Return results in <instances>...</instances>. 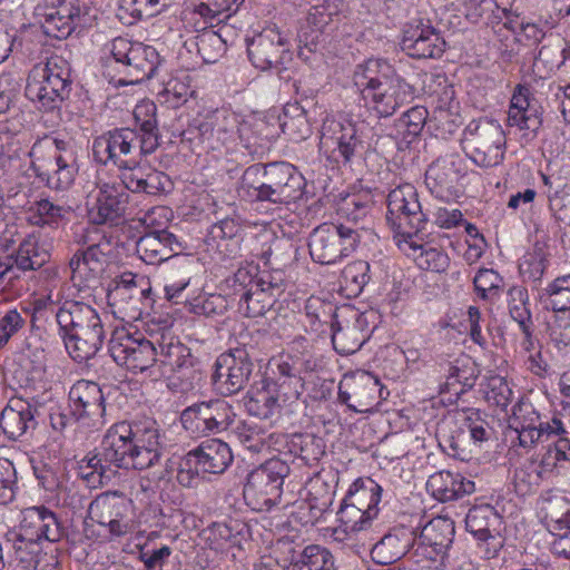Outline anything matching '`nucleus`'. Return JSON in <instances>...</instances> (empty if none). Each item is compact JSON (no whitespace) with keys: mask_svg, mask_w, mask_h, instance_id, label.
<instances>
[{"mask_svg":"<svg viewBox=\"0 0 570 570\" xmlns=\"http://www.w3.org/2000/svg\"><path fill=\"white\" fill-rule=\"evenodd\" d=\"M164 449V436L154 419L117 422L106 431L98 452L82 460L80 475L88 487H102L117 469L142 471L157 465Z\"/></svg>","mask_w":570,"mask_h":570,"instance_id":"nucleus-1","label":"nucleus"},{"mask_svg":"<svg viewBox=\"0 0 570 570\" xmlns=\"http://www.w3.org/2000/svg\"><path fill=\"white\" fill-rule=\"evenodd\" d=\"M305 179L297 169L285 161L254 164L245 169L238 193L250 202L285 205L299 199Z\"/></svg>","mask_w":570,"mask_h":570,"instance_id":"nucleus-2","label":"nucleus"},{"mask_svg":"<svg viewBox=\"0 0 570 570\" xmlns=\"http://www.w3.org/2000/svg\"><path fill=\"white\" fill-rule=\"evenodd\" d=\"M491 428L485 415L475 409H463L443 419L436 429L439 445L443 451L461 461H469L472 445L488 441Z\"/></svg>","mask_w":570,"mask_h":570,"instance_id":"nucleus-3","label":"nucleus"},{"mask_svg":"<svg viewBox=\"0 0 570 570\" xmlns=\"http://www.w3.org/2000/svg\"><path fill=\"white\" fill-rule=\"evenodd\" d=\"M82 245L69 261L71 279L85 283L97 281L116 259L117 242L111 235L96 227L86 229L81 239Z\"/></svg>","mask_w":570,"mask_h":570,"instance_id":"nucleus-4","label":"nucleus"},{"mask_svg":"<svg viewBox=\"0 0 570 570\" xmlns=\"http://www.w3.org/2000/svg\"><path fill=\"white\" fill-rule=\"evenodd\" d=\"M108 48L120 73L119 86L137 85L153 78L160 65V56L151 46L118 37Z\"/></svg>","mask_w":570,"mask_h":570,"instance_id":"nucleus-5","label":"nucleus"},{"mask_svg":"<svg viewBox=\"0 0 570 570\" xmlns=\"http://www.w3.org/2000/svg\"><path fill=\"white\" fill-rule=\"evenodd\" d=\"M461 144L473 163L481 167H493L503 159L505 135L501 125L493 119H472L463 130Z\"/></svg>","mask_w":570,"mask_h":570,"instance_id":"nucleus-6","label":"nucleus"},{"mask_svg":"<svg viewBox=\"0 0 570 570\" xmlns=\"http://www.w3.org/2000/svg\"><path fill=\"white\" fill-rule=\"evenodd\" d=\"M289 472L287 462L279 458L265 461L247 474L244 498L255 510H271L281 502L283 484Z\"/></svg>","mask_w":570,"mask_h":570,"instance_id":"nucleus-7","label":"nucleus"},{"mask_svg":"<svg viewBox=\"0 0 570 570\" xmlns=\"http://www.w3.org/2000/svg\"><path fill=\"white\" fill-rule=\"evenodd\" d=\"M232 462L233 453L227 443L218 439L207 440L180 460L176 478L180 485L191 488L207 473L225 472Z\"/></svg>","mask_w":570,"mask_h":570,"instance_id":"nucleus-8","label":"nucleus"},{"mask_svg":"<svg viewBox=\"0 0 570 570\" xmlns=\"http://www.w3.org/2000/svg\"><path fill=\"white\" fill-rule=\"evenodd\" d=\"M361 232L365 228L326 223L317 226L308 237L311 257L322 265L335 264L355 250L361 242Z\"/></svg>","mask_w":570,"mask_h":570,"instance_id":"nucleus-9","label":"nucleus"},{"mask_svg":"<svg viewBox=\"0 0 570 570\" xmlns=\"http://www.w3.org/2000/svg\"><path fill=\"white\" fill-rule=\"evenodd\" d=\"M386 203V222L396 234L411 238L425 229L428 214L422 209L413 185L403 184L392 189Z\"/></svg>","mask_w":570,"mask_h":570,"instance_id":"nucleus-10","label":"nucleus"},{"mask_svg":"<svg viewBox=\"0 0 570 570\" xmlns=\"http://www.w3.org/2000/svg\"><path fill=\"white\" fill-rule=\"evenodd\" d=\"M253 371V357L246 347L223 353L215 363L212 376L214 389L223 396L234 395L248 384Z\"/></svg>","mask_w":570,"mask_h":570,"instance_id":"nucleus-11","label":"nucleus"},{"mask_svg":"<svg viewBox=\"0 0 570 570\" xmlns=\"http://www.w3.org/2000/svg\"><path fill=\"white\" fill-rule=\"evenodd\" d=\"M236 419L234 407L216 399L193 404L181 412L183 426L196 434H218L232 428Z\"/></svg>","mask_w":570,"mask_h":570,"instance_id":"nucleus-12","label":"nucleus"},{"mask_svg":"<svg viewBox=\"0 0 570 570\" xmlns=\"http://www.w3.org/2000/svg\"><path fill=\"white\" fill-rule=\"evenodd\" d=\"M139 151V138L129 127L114 128L96 137L92 141L94 160L101 166L117 168L127 166L131 156Z\"/></svg>","mask_w":570,"mask_h":570,"instance_id":"nucleus-13","label":"nucleus"},{"mask_svg":"<svg viewBox=\"0 0 570 570\" xmlns=\"http://www.w3.org/2000/svg\"><path fill=\"white\" fill-rule=\"evenodd\" d=\"M109 353L120 366L132 372H144L158 362V352L145 337H132L125 331H116L109 341Z\"/></svg>","mask_w":570,"mask_h":570,"instance_id":"nucleus-14","label":"nucleus"},{"mask_svg":"<svg viewBox=\"0 0 570 570\" xmlns=\"http://www.w3.org/2000/svg\"><path fill=\"white\" fill-rule=\"evenodd\" d=\"M284 291L283 273L264 271L259 274L257 282L238 298V311L246 317L263 316L274 306Z\"/></svg>","mask_w":570,"mask_h":570,"instance_id":"nucleus-15","label":"nucleus"},{"mask_svg":"<svg viewBox=\"0 0 570 570\" xmlns=\"http://www.w3.org/2000/svg\"><path fill=\"white\" fill-rule=\"evenodd\" d=\"M446 42L430 20L413 19L404 26L402 50L416 59H436L445 51Z\"/></svg>","mask_w":570,"mask_h":570,"instance_id":"nucleus-16","label":"nucleus"},{"mask_svg":"<svg viewBox=\"0 0 570 570\" xmlns=\"http://www.w3.org/2000/svg\"><path fill=\"white\" fill-rule=\"evenodd\" d=\"M65 529L57 514L45 505L30 507L22 511L16 542L39 544L42 540L59 542Z\"/></svg>","mask_w":570,"mask_h":570,"instance_id":"nucleus-17","label":"nucleus"},{"mask_svg":"<svg viewBox=\"0 0 570 570\" xmlns=\"http://www.w3.org/2000/svg\"><path fill=\"white\" fill-rule=\"evenodd\" d=\"M500 515L490 504L471 508L465 517L466 530L479 541L478 548L484 559L497 557L503 547L498 525Z\"/></svg>","mask_w":570,"mask_h":570,"instance_id":"nucleus-18","label":"nucleus"},{"mask_svg":"<svg viewBox=\"0 0 570 570\" xmlns=\"http://www.w3.org/2000/svg\"><path fill=\"white\" fill-rule=\"evenodd\" d=\"M129 508V501L122 495L107 492L90 502L88 518L107 528L111 537H122L131 530Z\"/></svg>","mask_w":570,"mask_h":570,"instance_id":"nucleus-19","label":"nucleus"},{"mask_svg":"<svg viewBox=\"0 0 570 570\" xmlns=\"http://www.w3.org/2000/svg\"><path fill=\"white\" fill-rule=\"evenodd\" d=\"M36 14L47 36L66 39L83 24L85 8L79 0H57L51 6L37 7Z\"/></svg>","mask_w":570,"mask_h":570,"instance_id":"nucleus-20","label":"nucleus"},{"mask_svg":"<svg viewBox=\"0 0 570 570\" xmlns=\"http://www.w3.org/2000/svg\"><path fill=\"white\" fill-rule=\"evenodd\" d=\"M320 144L322 147L335 145L333 154L337 153L344 164L361 156L364 148L356 125L348 119L326 117L321 127Z\"/></svg>","mask_w":570,"mask_h":570,"instance_id":"nucleus-21","label":"nucleus"},{"mask_svg":"<svg viewBox=\"0 0 570 570\" xmlns=\"http://www.w3.org/2000/svg\"><path fill=\"white\" fill-rule=\"evenodd\" d=\"M252 63L267 70L277 67L289 53L287 39L276 28H266L247 45Z\"/></svg>","mask_w":570,"mask_h":570,"instance_id":"nucleus-22","label":"nucleus"},{"mask_svg":"<svg viewBox=\"0 0 570 570\" xmlns=\"http://www.w3.org/2000/svg\"><path fill=\"white\" fill-rule=\"evenodd\" d=\"M69 403L77 420L88 419L92 425L104 423L105 396L96 382L77 381L69 391Z\"/></svg>","mask_w":570,"mask_h":570,"instance_id":"nucleus-23","label":"nucleus"},{"mask_svg":"<svg viewBox=\"0 0 570 570\" xmlns=\"http://www.w3.org/2000/svg\"><path fill=\"white\" fill-rule=\"evenodd\" d=\"M129 194L116 183H99L96 203L89 209V220L95 225L117 224L125 215Z\"/></svg>","mask_w":570,"mask_h":570,"instance_id":"nucleus-24","label":"nucleus"},{"mask_svg":"<svg viewBox=\"0 0 570 570\" xmlns=\"http://www.w3.org/2000/svg\"><path fill=\"white\" fill-rule=\"evenodd\" d=\"M53 154L55 167L47 174H40L42 180L49 188L55 190H66L73 184L79 170L77 149L73 144L65 139L55 138Z\"/></svg>","mask_w":570,"mask_h":570,"instance_id":"nucleus-25","label":"nucleus"},{"mask_svg":"<svg viewBox=\"0 0 570 570\" xmlns=\"http://www.w3.org/2000/svg\"><path fill=\"white\" fill-rule=\"evenodd\" d=\"M331 326L333 347L341 355L357 352L371 333L366 317L357 313L350 318L337 320Z\"/></svg>","mask_w":570,"mask_h":570,"instance_id":"nucleus-26","label":"nucleus"},{"mask_svg":"<svg viewBox=\"0 0 570 570\" xmlns=\"http://www.w3.org/2000/svg\"><path fill=\"white\" fill-rule=\"evenodd\" d=\"M541 125L540 106H538L535 99L530 97L527 87L518 86L510 101L508 126L524 130L527 136L530 135L533 138Z\"/></svg>","mask_w":570,"mask_h":570,"instance_id":"nucleus-27","label":"nucleus"},{"mask_svg":"<svg viewBox=\"0 0 570 570\" xmlns=\"http://www.w3.org/2000/svg\"><path fill=\"white\" fill-rule=\"evenodd\" d=\"M105 340V330L100 316H97L80 330L63 340L69 355L78 363L85 362L97 354Z\"/></svg>","mask_w":570,"mask_h":570,"instance_id":"nucleus-28","label":"nucleus"},{"mask_svg":"<svg viewBox=\"0 0 570 570\" xmlns=\"http://www.w3.org/2000/svg\"><path fill=\"white\" fill-rule=\"evenodd\" d=\"M134 131L139 138V154L148 156L160 146L157 106L151 100H142L134 109Z\"/></svg>","mask_w":570,"mask_h":570,"instance_id":"nucleus-29","label":"nucleus"},{"mask_svg":"<svg viewBox=\"0 0 570 570\" xmlns=\"http://www.w3.org/2000/svg\"><path fill=\"white\" fill-rule=\"evenodd\" d=\"M415 543V531L405 527L394 528L377 541L372 550V560L382 566L392 564L410 552Z\"/></svg>","mask_w":570,"mask_h":570,"instance_id":"nucleus-30","label":"nucleus"},{"mask_svg":"<svg viewBox=\"0 0 570 570\" xmlns=\"http://www.w3.org/2000/svg\"><path fill=\"white\" fill-rule=\"evenodd\" d=\"M37 409L22 400H12L2 410L0 426L10 440H20L37 428Z\"/></svg>","mask_w":570,"mask_h":570,"instance_id":"nucleus-31","label":"nucleus"},{"mask_svg":"<svg viewBox=\"0 0 570 570\" xmlns=\"http://www.w3.org/2000/svg\"><path fill=\"white\" fill-rule=\"evenodd\" d=\"M195 129L202 140L228 145L240 132L238 117L228 110H216L199 121Z\"/></svg>","mask_w":570,"mask_h":570,"instance_id":"nucleus-32","label":"nucleus"},{"mask_svg":"<svg viewBox=\"0 0 570 570\" xmlns=\"http://www.w3.org/2000/svg\"><path fill=\"white\" fill-rule=\"evenodd\" d=\"M354 82L361 89L362 96L380 90L402 77L395 68L385 59H367L358 65L354 71Z\"/></svg>","mask_w":570,"mask_h":570,"instance_id":"nucleus-33","label":"nucleus"},{"mask_svg":"<svg viewBox=\"0 0 570 570\" xmlns=\"http://www.w3.org/2000/svg\"><path fill=\"white\" fill-rule=\"evenodd\" d=\"M180 249L176 235L168 230L145 232L136 243V253L146 264L157 265Z\"/></svg>","mask_w":570,"mask_h":570,"instance_id":"nucleus-34","label":"nucleus"},{"mask_svg":"<svg viewBox=\"0 0 570 570\" xmlns=\"http://www.w3.org/2000/svg\"><path fill=\"white\" fill-rule=\"evenodd\" d=\"M284 397L282 392L268 382L261 389H250L245 397L248 414L261 420L276 422L282 414Z\"/></svg>","mask_w":570,"mask_h":570,"instance_id":"nucleus-35","label":"nucleus"},{"mask_svg":"<svg viewBox=\"0 0 570 570\" xmlns=\"http://www.w3.org/2000/svg\"><path fill=\"white\" fill-rule=\"evenodd\" d=\"M305 362L299 357L286 356L276 364L275 379L268 382L282 392L284 401L298 400L305 390L303 373Z\"/></svg>","mask_w":570,"mask_h":570,"instance_id":"nucleus-36","label":"nucleus"},{"mask_svg":"<svg viewBox=\"0 0 570 570\" xmlns=\"http://www.w3.org/2000/svg\"><path fill=\"white\" fill-rule=\"evenodd\" d=\"M413 87L402 78L386 87H382L380 90L364 95L363 98L371 101L372 108L379 117H390L394 115L401 106L409 102L413 98Z\"/></svg>","mask_w":570,"mask_h":570,"instance_id":"nucleus-37","label":"nucleus"},{"mask_svg":"<svg viewBox=\"0 0 570 570\" xmlns=\"http://www.w3.org/2000/svg\"><path fill=\"white\" fill-rule=\"evenodd\" d=\"M426 489L436 500L448 502L473 493L475 491V484L460 473L443 470L430 475L426 482Z\"/></svg>","mask_w":570,"mask_h":570,"instance_id":"nucleus-38","label":"nucleus"},{"mask_svg":"<svg viewBox=\"0 0 570 570\" xmlns=\"http://www.w3.org/2000/svg\"><path fill=\"white\" fill-rule=\"evenodd\" d=\"M440 372H444L445 382L440 386V393L453 391L458 396L471 390L476 382L479 371L468 356L456 358L453 363H440Z\"/></svg>","mask_w":570,"mask_h":570,"instance_id":"nucleus-39","label":"nucleus"},{"mask_svg":"<svg viewBox=\"0 0 570 570\" xmlns=\"http://www.w3.org/2000/svg\"><path fill=\"white\" fill-rule=\"evenodd\" d=\"M29 75L39 77L47 87L59 89L60 95L69 98L72 89L71 66L63 57L51 56L45 66H36Z\"/></svg>","mask_w":570,"mask_h":570,"instance_id":"nucleus-40","label":"nucleus"},{"mask_svg":"<svg viewBox=\"0 0 570 570\" xmlns=\"http://www.w3.org/2000/svg\"><path fill=\"white\" fill-rule=\"evenodd\" d=\"M99 316L90 305L78 301H65L56 311V321L59 326V335L62 340L85 324Z\"/></svg>","mask_w":570,"mask_h":570,"instance_id":"nucleus-41","label":"nucleus"},{"mask_svg":"<svg viewBox=\"0 0 570 570\" xmlns=\"http://www.w3.org/2000/svg\"><path fill=\"white\" fill-rule=\"evenodd\" d=\"M540 512L553 535L570 527V501L559 492L548 491L541 495Z\"/></svg>","mask_w":570,"mask_h":570,"instance_id":"nucleus-42","label":"nucleus"},{"mask_svg":"<svg viewBox=\"0 0 570 570\" xmlns=\"http://www.w3.org/2000/svg\"><path fill=\"white\" fill-rule=\"evenodd\" d=\"M508 309L511 318L518 323L524 335L523 345L525 350L532 346V315L529 307V294L525 287L512 286L508 291Z\"/></svg>","mask_w":570,"mask_h":570,"instance_id":"nucleus-43","label":"nucleus"},{"mask_svg":"<svg viewBox=\"0 0 570 570\" xmlns=\"http://www.w3.org/2000/svg\"><path fill=\"white\" fill-rule=\"evenodd\" d=\"M287 570H337L333 554L317 544L305 547L301 551H291V564Z\"/></svg>","mask_w":570,"mask_h":570,"instance_id":"nucleus-44","label":"nucleus"},{"mask_svg":"<svg viewBox=\"0 0 570 570\" xmlns=\"http://www.w3.org/2000/svg\"><path fill=\"white\" fill-rule=\"evenodd\" d=\"M454 533V522L449 518L438 517L428 522L420 534L422 542L445 554L453 542Z\"/></svg>","mask_w":570,"mask_h":570,"instance_id":"nucleus-45","label":"nucleus"},{"mask_svg":"<svg viewBox=\"0 0 570 570\" xmlns=\"http://www.w3.org/2000/svg\"><path fill=\"white\" fill-rule=\"evenodd\" d=\"M12 255L18 267L23 271L39 269L50 259L49 252L40 245L36 235H28L23 238Z\"/></svg>","mask_w":570,"mask_h":570,"instance_id":"nucleus-46","label":"nucleus"},{"mask_svg":"<svg viewBox=\"0 0 570 570\" xmlns=\"http://www.w3.org/2000/svg\"><path fill=\"white\" fill-rule=\"evenodd\" d=\"M352 385L351 410L356 413L371 412L376 404V394L381 392L379 380L368 374H362L358 379L352 380Z\"/></svg>","mask_w":570,"mask_h":570,"instance_id":"nucleus-47","label":"nucleus"},{"mask_svg":"<svg viewBox=\"0 0 570 570\" xmlns=\"http://www.w3.org/2000/svg\"><path fill=\"white\" fill-rule=\"evenodd\" d=\"M381 487L372 480L368 481V487H358L356 481L343 501L375 518L379 512L377 504L381 501Z\"/></svg>","mask_w":570,"mask_h":570,"instance_id":"nucleus-48","label":"nucleus"},{"mask_svg":"<svg viewBox=\"0 0 570 570\" xmlns=\"http://www.w3.org/2000/svg\"><path fill=\"white\" fill-rule=\"evenodd\" d=\"M160 353H158V362L165 367L164 373L180 372L184 370L193 368L197 358L191 354L190 348L180 343H169L160 345Z\"/></svg>","mask_w":570,"mask_h":570,"instance_id":"nucleus-49","label":"nucleus"},{"mask_svg":"<svg viewBox=\"0 0 570 570\" xmlns=\"http://www.w3.org/2000/svg\"><path fill=\"white\" fill-rule=\"evenodd\" d=\"M26 97L38 104L40 109L51 111L60 108L61 104L68 99L67 96L60 95L59 89L47 87L39 80V77L29 75L24 89Z\"/></svg>","mask_w":570,"mask_h":570,"instance_id":"nucleus-50","label":"nucleus"},{"mask_svg":"<svg viewBox=\"0 0 570 570\" xmlns=\"http://www.w3.org/2000/svg\"><path fill=\"white\" fill-rule=\"evenodd\" d=\"M341 278V283L348 295H360L371 279L368 262L360 259L347 264L342 271Z\"/></svg>","mask_w":570,"mask_h":570,"instance_id":"nucleus-51","label":"nucleus"},{"mask_svg":"<svg viewBox=\"0 0 570 570\" xmlns=\"http://www.w3.org/2000/svg\"><path fill=\"white\" fill-rule=\"evenodd\" d=\"M66 214L63 206L53 204L47 198L33 203L28 210V222L35 226H52Z\"/></svg>","mask_w":570,"mask_h":570,"instance_id":"nucleus-52","label":"nucleus"},{"mask_svg":"<svg viewBox=\"0 0 570 570\" xmlns=\"http://www.w3.org/2000/svg\"><path fill=\"white\" fill-rule=\"evenodd\" d=\"M546 302L553 312H570V274L558 276L544 288Z\"/></svg>","mask_w":570,"mask_h":570,"instance_id":"nucleus-53","label":"nucleus"},{"mask_svg":"<svg viewBox=\"0 0 570 570\" xmlns=\"http://www.w3.org/2000/svg\"><path fill=\"white\" fill-rule=\"evenodd\" d=\"M417 249L420 253L415 255L414 261L421 269L434 273H443L448 269L450 258L441 248L424 244L417 246Z\"/></svg>","mask_w":570,"mask_h":570,"instance_id":"nucleus-54","label":"nucleus"},{"mask_svg":"<svg viewBox=\"0 0 570 570\" xmlns=\"http://www.w3.org/2000/svg\"><path fill=\"white\" fill-rule=\"evenodd\" d=\"M542 469L535 462H525L514 471L515 491L524 495L534 491L542 481Z\"/></svg>","mask_w":570,"mask_h":570,"instance_id":"nucleus-55","label":"nucleus"},{"mask_svg":"<svg viewBox=\"0 0 570 570\" xmlns=\"http://www.w3.org/2000/svg\"><path fill=\"white\" fill-rule=\"evenodd\" d=\"M197 52L206 63H214L226 50L223 38L213 30H207L196 37Z\"/></svg>","mask_w":570,"mask_h":570,"instance_id":"nucleus-56","label":"nucleus"},{"mask_svg":"<svg viewBox=\"0 0 570 570\" xmlns=\"http://www.w3.org/2000/svg\"><path fill=\"white\" fill-rule=\"evenodd\" d=\"M473 285L482 299L497 298L503 286V278L493 269L481 268L473 278Z\"/></svg>","mask_w":570,"mask_h":570,"instance_id":"nucleus-57","label":"nucleus"},{"mask_svg":"<svg viewBox=\"0 0 570 570\" xmlns=\"http://www.w3.org/2000/svg\"><path fill=\"white\" fill-rule=\"evenodd\" d=\"M371 209L372 202L368 196L351 195L342 200L338 212L348 220L356 224L364 219Z\"/></svg>","mask_w":570,"mask_h":570,"instance_id":"nucleus-58","label":"nucleus"},{"mask_svg":"<svg viewBox=\"0 0 570 570\" xmlns=\"http://www.w3.org/2000/svg\"><path fill=\"white\" fill-rule=\"evenodd\" d=\"M259 274L255 266L239 267L232 276L225 279V286L230 289L232 295L240 298L244 292L257 282Z\"/></svg>","mask_w":570,"mask_h":570,"instance_id":"nucleus-59","label":"nucleus"},{"mask_svg":"<svg viewBox=\"0 0 570 570\" xmlns=\"http://www.w3.org/2000/svg\"><path fill=\"white\" fill-rule=\"evenodd\" d=\"M340 521L345 525L346 530L357 532L365 530L370 527L371 521L374 519L367 515L366 512H362L357 508H353L346 502H342L341 508L337 512Z\"/></svg>","mask_w":570,"mask_h":570,"instance_id":"nucleus-60","label":"nucleus"},{"mask_svg":"<svg viewBox=\"0 0 570 570\" xmlns=\"http://www.w3.org/2000/svg\"><path fill=\"white\" fill-rule=\"evenodd\" d=\"M193 94L194 91L185 80L171 78L166 82L159 95L163 96L165 101L173 108H178L187 102L188 98L191 97Z\"/></svg>","mask_w":570,"mask_h":570,"instance_id":"nucleus-61","label":"nucleus"},{"mask_svg":"<svg viewBox=\"0 0 570 570\" xmlns=\"http://www.w3.org/2000/svg\"><path fill=\"white\" fill-rule=\"evenodd\" d=\"M541 421L540 414L532 403L520 400L512 409L510 425L512 428H537Z\"/></svg>","mask_w":570,"mask_h":570,"instance_id":"nucleus-62","label":"nucleus"},{"mask_svg":"<svg viewBox=\"0 0 570 570\" xmlns=\"http://www.w3.org/2000/svg\"><path fill=\"white\" fill-rule=\"evenodd\" d=\"M293 444L294 446H299L298 456L309 465L317 462L324 455L322 440L313 435L298 434L295 436Z\"/></svg>","mask_w":570,"mask_h":570,"instance_id":"nucleus-63","label":"nucleus"},{"mask_svg":"<svg viewBox=\"0 0 570 570\" xmlns=\"http://www.w3.org/2000/svg\"><path fill=\"white\" fill-rule=\"evenodd\" d=\"M553 321L550 324V338L559 347L570 345V312H554Z\"/></svg>","mask_w":570,"mask_h":570,"instance_id":"nucleus-64","label":"nucleus"}]
</instances>
